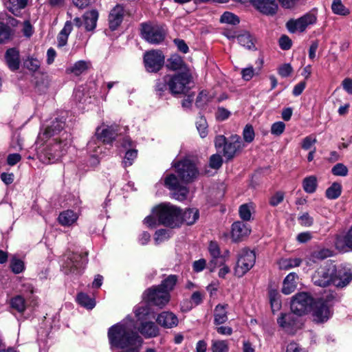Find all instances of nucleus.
Returning <instances> with one entry per match:
<instances>
[{
    "instance_id": "nucleus-1",
    "label": "nucleus",
    "mask_w": 352,
    "mask_h": 352,
    "mask_svg": "<svg viewBox=\"0 0 352 352\" xmlns=\"http://www.w3.org/2000/svg\"><path fill=\"white\" fill-rule=\"evenodd\" d=\"M132 320L126 318L120 322L111 326L108 331V338L111 349H124L140 342L141 339L133 331Z\"/></svg>"
},
{
    "instance_id": "nucleus-2",
    "label": "nucleus",
    "mask_w": 352,
    "mask_h": 352,
    "mask_svg": "<svg viewBox=\"0 0 352 352\" xmlns=\"http://www.w3.org/2000/svg\"><path fill=\"white\" fill-rule=\"evenodd\" d=\"M144 223L151 228L159 225L178 226L182 223L181 210L170 204H161L153 209L152 214L144 219Z\"/></svg>"
},
{
    "instance_id": "nucleus-3",
    "label": "nucleus",
    "mask_w": 352,
    "mask_h": 352,
    "mask_svg": "<svg viewBox=\"0 0 352 352\" xmlns=\"http://www.w3.org/2000/svg\"><path fill=\"white\" fill-rule=\"evenodd\" d=\"M178 179L174 174L167 175L164 179L165 186L170 190H176L179 187L181 182L188 183L192 182L198 175L195 164L188 159H184L174 164Z\"/></svg>"
},
{
    "instance_id": "nucleus-4",
    "label": "nucleus",
    "mask_w": 352,
    "mask_h": 352,
    "mask_svg": "<svg viewBox=\"0 0 352 352\" xmlns=\"http://www.w3.org/2000/svg\"><path fill=\"white\" fill-rule=\"evenodd\" d=\"M71 135L65 131L60 135V138L50 140L49 143L43 151L45 160L48 163H53L58 160L66 154L71 145Z\"/></svg>"
},
{
    "instance_id": "nucleus-5",
    "label": "nucleus",
    "mask_w": 352,
    "mask_h": 352,
    "mask_svg": "<svg viewBox=\"0 0 352 352\" xmlns=\"http://www.w3.org/2000/svg\"><path fill=\"white\" fill-rule=\"evenodd\" d=\"M87 254L69 253L63 265V271L67 274H79L87 263Z\"/></svg>"
},
{
    "instance_id": "nucleus-6",
    "label": "nucleus",
    "mask_w": 352,
    "mask_h": 352,
    "mask_svg": "<svg viewBox=\"0 0 352 352\" xmlns=\"http://www.w3.org/2000/svg\"><path fill=\"white\" fill-rule=\"evenodd\" d=\"M167 30L164 25L151 23H142V36L146 41L151 43H160L164 41Z\"/></svg>"
},
{
    "instance_id": "nucleus-7",
    "label": "nucleus",
    "mask_w": 352,
    "mask_h": 352,
    "mask_svg": "<svg viewBox=\"0 0 352 352\" xmlns=\"http://www.w3.org/2000/svg\"><path fill=\"white\" fill-rule=\"evenodd\" d=\"M313 297L307 292H300L292 297L291 310L299 316L308 313L314 305Z\"/></svg>"
},
{
    "instance_id": "nucleus-8",
    "label": "nucleus",
    "mask_w": 352,
    "mask_h": 352,
    "mask_svg": "<svg viewBox=\"0 0 352 352\" xmlns=\"http://www.w3.org/2000/svg\"><path fill=\"white\" fill-rule=\"evenodd\" d=\"M255 261L256 255L254 251L247 248L241 250L239 253L234 269L235 275L238 277H242L253 267Z\"/></svg>"
},
{
    "instance_id": "nucleus-9",
    "label": "nucleus",
    "mask_w": 352,
    "mask_h": 352,
    "mask_svg": "<svg viewBox=\"0 0 352 352\" xmlns=\"http://www.w3.org/2000/svg\"><path fill=\"white\" fill-rule=\"evenodd\" d=\"M168 86L172 94H184L188 91L187 85L190 81V75L188 72H182L173 76L168 75Z\"/></svg>"
},
{
    "instance_id": "nucleus-10",
    "label": "nucleus",
    "mask_w": 352,
    "mask_h": 352,
    "mask_svg": "<svg viewBox=\"0 0 352 352\" xmlns=\"http://www.w3.org/2000/svg\"><path fill=\"white\" fill-rule=\"evenodd\" d=\"M316 15L314 13L308 12L297 19L289 20L286 27L291 33L302 32L309 25L316 23Z\"/></svg>"
},
{
    "instance_id": "nucleus-11",
    "label": "nucleus",
    "mask_w": 352,
    "mask_h": 352,
    "mask_svg": "<svg viewBox=\"0 0 352 352\" xmlns=\"http://www.w3.org/2000/svg\"><path fill=\"white\" fill-rule=\"evenodd\" d=\"M170 296L164 292L158 286L146 289L144 293V299L149 304L160 307H164L170 300Z\"/></svg>"
},
{
    "instance_id": "nucleus-12",
    "label": "nucleus",
    "mask_w": 352,
    "mask_h": 352,
    "mask_svg": "<svg viewBox=\"0 0 352 352\" xmlns=\"http://www.w3.org/2000/svg\"><path fill=\"white\" fill-rule=\"evenodd\" d=\"M278 325L287 333L294 334L302 327V322L299 316L294 313L281 314L277 318Z\"/></svg>"
},
{
    "instance_id": "nucleus-13",
    "label": "nucleus",
    "mask_w": 352,
    "mask_h": 352,
    "mask_svg": "<svg viewBox=\"0 0 352 352\" xmlns=\"http://www.w3.org/2000/svg\"><path fill=\"white\" fill-rule=\"evenodd\" d=\"M144 63L147 72H157L164 63V56L159 50H151L144 54Z\"/></svg>"
},
{
    "instance_id": "nucleus-14",
    "label": "nucleus",
    "mask_w": 352,
    "mask_h": 352,
    "mask_svg": "<svg viewBox=\"0 0 352 352\" xmlns=\"http://www.w3.org/2000/svg\"><path fill=\"white\" fill-rule=\"evenodd\" d=\"M336 272V265L320 267L312 276V281L316 285L327 287L332 284V276Z\"/></svg>"
},
{
    "instance_id": "nucleus-15",
    "label": "nucleus",
    "mask_w": 352,
    "mask_h": 352,
    "mask_svg": "<svg viewBox=\"0 0 352 352\" xmlns=\"http://www.w3.org/2000/svg\"><path fill=\"white\" fill-rule=\"evenodd\" d=\"M311 309L313 320L318 323L327 322L332 314L329 302L322 299L314 302Z\"/></svg>"
},
{
    "instance_id": "nucleus-16",
    "label": "nucleus",
    "mask_w": 352,
    "mask_h": 352,
    "mask_svg": "<svg viewBox=\"0 0 352 352\" xmlns=\"http://www.w3.org/2000/svg\"><path fill=\"white\" fill-rule=\"evenodd\" d=\"M223 34L232 42L240 44H254L255 42L253 36L246 30H236L235 28L226 30Z\"/></svg>"
},
{
    "instance_id": "nucleus-17",
    "label": "nucleus",
    "mask_w": 352,
    "mask_h": 352,
    "mask_svg": "<svg viewBox=\"0 0 352 352\" xmlns=\"http://www.w3.org/2000/svg\"><path fill=\"white\" fill-rule=\"evenodd\" d=\"M352 280V272L344 267H336L332 276V285L337 287L346 286Z\"/></svg>"
},
{
    "instance_id": "nucleus-18",
    "label": "nucleus",
    "mask_w": 352,
    "mask_h": 352,
    "mask_svg": "<svg viewBox=\"0 0 352 352\" xmlns=\"http://www.w3.org/2000/svg\"><path fill=\"white\" fill-rule=\"evenodd\" d=\"M241 148L242 141L241 137L237 135H232L230 141L224 145L223 155L227 160H231L234 157L236 151L240 150Z\"/></svg>"
},
{
    "instance_id": "nucleus-19",
    "label": "nucleus",
    "mask_w": 352,
    "mask_h": 352,
    "mask_svg": "<svg viewBox=\"0 0 352 352\" xmlns=\"http://www.w3.org/2000/svg\"><path fill=\"white\" fill-rule=\"evenodd\" d=\"M250 228L243 221H236L232 225L231 237L234 242H239L250 234Z\"/></svg>"
},
{
    "instance_id": "nucleus-20",
    "label": "nucleus",
    "mask_w": 352,
    "mask_h": 352,
    "mask_svg": "<svg viewBox=\"0 0 352 352\" xmlns=\"http://www.w3.org/2000/svg\"><path fill=\"white\" fill-rule=\"evenodd\" d=\"M124 16V9L120 5H116L110 12L109 15V26L113 31L120 25Z\"/></svg>"
},
{
    "instance_id": "nucleus-21",
    "label": "nucleus",
    "mask_w": 352,
    "mask_h": 352,
    "mask_svg": "<svg viewBox=\"0 0 352 352\" xmlns=\"http://www.w3.org/2000/svg\"><path fill=\"white\" fill-rule=\"evenodd\" d=\"M64 126L65 122L63 120L56 119L42 133L39 134L38 139L44 142H47L49 138L59 133L63 129Z\"/></svg>"
},
{
    "instance_id": "nucleus-22",
    "label": "nucleus",
    "mask_w": 352,
    "mask_h": 352,
    "mask_svg": "<svg viewBox=\"0 0 352 352\" xmlns=\"http://www.w3.org/2000/svg\"><path fill=\"white\" fill-rule=\"evenodd\" d=\"M157 322L162 327L171 329L178 324V318L175 314L170 311H162L156 319Z\"/></svg>"
},
{
    "instance_id": "nucleus-23",
    "label": "nucleus",
    "mask_w": 352,
    "mask_h": 352,
    "mask_svg": "<svg viewBox=\"0 0 352 352\" xmlns=\"http://www.w3.org/2000/svg\"><path fill=\"white\" fill-rule=\"evenodd\" d=\"M96 135L102 142L111 143L117 135V126H111L103 129L98 127L96 130Z\"/></svg>"
},
{
    "instance_id": "nucleus-24",
    "label": "nucleus",
    "mask_w": 352,
    "mask_h": 352,
    "mask_svg": "<svg viewBox=\"0 0 352 352\" xmlns=\"http://www.w3.org/2000/svg\"><path fill=\"white\" fill-rule=\"evenodd\" d=\"M335 246L341 252H346L348 249L352 250V227L345 235H338L335 241Z\"/></svg>"
},
{
    "instance_id": "nucleus-25",
    "label": "nucleus",
    "mask_w": 352,
    "mask_h": 352,
    "mask_svg": "<svg viewBox=\"0 0 352 352\" xmlns=\"http://www.w3.org/2000/svg\"><path fill=\"white\" fill-rule=\"evenodd\" d=\"M331 256V251L327 248H320L314 250L308 255L306 258V264L309 266L322 261Z\"/></svg>"
},
{
    "instance_id": "nucleus-26",
    "label": "nucleus",
    "mask_w": 352,
    "mask_h": 352,
    "mask_svg": "<svg viewBox=\"0 0 352 352\" xmlns=\"http://www.w3.org/2000/svg\"><path fill=\"white\" fill-rule=\"evenodd\" d=\"M5 58L12 71H16L19 68V51L16 47L8 49L6 52Z\"/></svg>"
},
{
    "instance_id": "nucleus-27",
    "label": "nucleus",
    "mask_w": 352,
    "mask_h": 352,
    "mask_svg": "<svg viewBox=\"0 0 352 352\" xmlns=\"http://www.w3.org/2000/svg\"><path fill=\"white\" fill-rule=\"evenodd\" d=\"M98 16L99 13L96 9L87 11L83 14L84 25L86 30L91 31L96 28Z\"/></svg>"
},
{
    "instance_id": "nucleus-28",
    "label": "nucleus",
    "mask_w": 352,
    "mask_h": 352,
    "mask_svg": "<svg viewBox=\"0 0 352 352\" xmlns=\"http://www.w3.org/2000/svg\"><path fill=\"white\" fill-rule=\"evenodd\" d=\"M78 219L76 212L72 210H64L60 212L58 217L59 223L63 226H70L73 225Z\"/></svg>"
},
{
    "instance_id": "nucleus-29",
    "label": "nucleus",
    "mask_w": 352,
    "mask_h": 352,
    "mask_svg": "<svg viewBox=\"0 0 352 352\" xmlns=\"http://www.w3.org/2000/svg\"><path fill=\"white\" fill-rule=\"evenodd\" d=\"M228 305H217L214 309V324L219 325L225 323L228 320Z\"/></svg>"
},
{
    "instance_id": "nucleus-30",
    "label": "nucleus",
    "mask_w": 352,
    "mask_h": 352,
    "mask_svg": "<svg viewBox=\"0 0 352 352\" xmlns=\"http://www.w3.org/2000/svg\"><path fill=\"white\" fill-rule=\"evenodd\" d=\"M139 331L146 338H153L158 335L159 329L153 322L142 321Z\"/></svg>"
},
{
    "instance_id": "nucleus-31",
    "label": "nucleus",
    "mask_w": 352,
    "mask_h": 352,
    "mask_svg": "<svg viewBox=\"0 0 352 352\" xmlns=\"http://www.w3.org/2000/svg\"><path fill=\"white\" fill-rule=\"evenodd\" d=\"M28 4V0H8L5 5L7 9L15 16H19L21 10Z\"/></svg>"
},
{
    "instance_id": "nucleus-32",
    "label": "nucleus",
    "mask_w": 352,
    "mask_h": 352,
    "mask_svg": "<svg viewBox=\"0 0 352 352\" xmlns=\"http://www.w3.org/2000/svg\"><path fill=\"white\" fill-rule=\"evenodd\" d=\"M297 274L294 272L289 273L283 280V285L282 292L284 294L288 295L294 292L296 287V279Z\"/></svg>"
},
{
    "instance_id": "nucleus-33",
    "label": "nucleus",
    "mask_w": 352,
    "mask_h": 352,
    "mask_svg": "<svg viewBox=\"0 0 352 352\" xmlns=\"http://www.w3.org/2000/svg\"><path fill=\"white\" fill-rule=\"evenodd\" d=\"M90 66L91 63L89 61L78 60L76 62L73 66L67 68L66 72L68 74H74L75 76H80L87 71Z\"/></svg>"
},
{
    "instance_id": "nucleus-34",
    "label": "nucleus",
    "mask_w": 352,
    "mask_h": 352,
    "mask_svg": "<svg viewBox=\"0 0 352 352\" xmlns=\"http://www.w3.org/2000/svg\"><path fill=\"white\" fill-rule=\"evenodd\" d=\"M10 307L20 314H23L27 308L25 298L21 295H16L10 300Z\"/></svg>"
},
{
    "instance_id": "nucleus-35",
    "label": "nucleus",
    "mask_w": 352,
    "mask_h": 352,
    "mask_svg": "<svg viewBox=\"0 0 352 352\" xmlns=\"http://www.w3.org/2000/svg\"><path fill=\"white\" fill-rule=\"evenodd\" d=\"M166 67L173 71L186 70V65L182 58L177 55H172L168 60Z\"/></svg>"
},
{
    "instance_id": "nucleus-36",
    "label": "nucleus",
    "mask_w": 352,
    "mask_h": 352,
    "mask_svg": "<svg viewBox=\"0 0 352 352\" xmlns=\"http://www.w3.org/2000/svg\"><path fill=\"white\" fill-rule=\"evenodd\" d=\"M182 223L184 222L187 225L193 224L199 218V211L195 208H189L181 212Z\"/></svg>"
},
{
    "instance_id": "nucleus-37",
    "label": "nucleus",
    "mask_w": 352,
    "mask_h": 352,
    "mask_svg": "<svg viewBox=\"0 0 352 352\" xmlns=\"http://www.w3.org/2000/svg\"><path fill=\"white\" fill-rule=\"evenodd\" d=\"M177 282V276L169 275L164 278L160 285H157L161 289H163L164 292H167L170 294V292L174 289Z\"/></svg>"
},
{
    "instance_id": "nucleus-38",
    "label": "nucleus",
    "mask_w": 352,
    "mask_h": 352,
    "mask_svg": "<svg viewBox=\"0 0 352 352\" xmlns=\"http://www.w3.org/2000/svg\"><path fill=\"white\" fill-rule=\"evenodd\" d=\"M301 263L302 259L299 258H281L278 261L280 269L285 270L298 267Z\"/></svg>"
},
{
    "instance_id": "nucleus-39",
    "label": "nucleus",
    "mask_w": 352,
    "mask_h": 352,
    "mask_svg": "<svg viewBox=\"0 0 352 352\" xmlns=\"http://www.w3.org/2000/svg\"><path fill=\"white\" fill-rule=\"evenodd\" d=\"M77 301L81 306L87 308V309H92L96 305L95 300L85 293H80L78 294Z\"/></svg>"
},
{
    "instance_id": "nucleus-40",
    "label": "nucleus",
    "mask_w": 352,
    "mask_h": 352,
    "mask_svg": "<svg viewBox=\"0 0 352 352\" xmlns=\"http://www.w3.org/2000/svg\"><path fill=\"white\" fill-rule=\"evenodd\" d=\"M302 187L307 193H313L317 187V179L315 176L307 177L303 179Z\"/></svg>"
},
{
    "instance_id": "nucleus-41",
    "label": "nucleus",
    "mask_w": 352,
    "mask_h": 352,
    "mask_svg": "<svg viewBox=\"0 0 352 352\" xmlns=\"http://www.w3.org/2000/svg\"><path fill=\"white\" fill-rule=\"evenodd\" d=\"M332 12L335 14L346 16L349 14V10L346 8L341 0H333L331 4Z\"/></svg>"
},
{
    "instance_id": "nucleus-42",
    "label": "nucleus",
    "mask_w": 352,
    "mask_h": 352,
    "mask_svg": "<svg viewBox=\"0 0 352 352\" xmlns=\"http://www.w3.org/2000/svg\"><path fill=\"white\" fill-rule=\"evenodd\" d=\"M72 23L70 21H67L58 36L59 44H66L67 42L68 36L72 32Z\"/></svg>"
},
{
    "instance_id": "nucleus-43",
    "label": "nucleus",
    "mask_w": 352,
    "mask_h": 352,
    "mask_svg": "<svg viewBox=\"0 0 352 352\" xmlns=\"http://www.w3.org/2000/svg\"><path fill=\"white\" fill-rule=\"evenodd\" d=\"M211 350L212 352H228V343L226 340H212Z\"/></svg>"
},
{
    "instance_id": "nucleus-44",
    "label": "nucleus",
    "mask_w": 352,
    "mask_h": 352,
    "mask_svg": "<svg viewBox=\"0 0 352 352\" xmlns=\"http://www.w3.org/2000/svg\"><path fill=\"white\" fill-rule=\"evenodd\" d=\"M24 67L32 72L38 70L41 66V62L37 58L29 56L23 62Z\"/></svg>"
},
{
    "instance_id": "nucleus-45",
    "label": "nucleus",
    "mask_w": 352,
    "mask_h": 352,
    "mask_svg": "<svg viewBox=\"0 0 352 352\" xmlns=\"http://www.w3.org/2000/svg\"><path fill=\"white\" fill-rule=\"evenodd\" d=\"M100 142L101 140L98 139V137L96 136V138H93L87 144V149L89 151V152L93 153L94 156L98 155L102 152Z\"/></svg>"
},
{
    "instance_id": "nucleus-46",
    "label": "nucleus",
    "mask_w": 352,
    "mask_h": 352,
    "mask_svg": "<svg viewBox=\"0 0 352 352\" xmlns=\"http://www.w3.org/2000/svg\"><path fill=\"white\" fill-rule=\"evenodd\" d=\"M341 194V186L338 183H333L326 190V196L330 199L338 198Z\"/></svg>"
},
{
    "instance_id": "nucleus-47",
    "label": "nucleus",
    "mask_w": 352,
    "mask_h": 352,
    "mask_svg": "<svg viewBox=\"0 0 352 352\" xmlns=\"http://www.w3.org/2000/svg\"><path fill=\"white\" fill-rule=\"evenodd\" d=\"M220 21L223 23L236 25L239 23V17L230 12H225L220 18Z\"/></svg>"
},
{
    "instance_id": "nucleus-48",
    "label": "nucleus",
    "mask_w": 352,
    "mask_h": 352,
    "mask_svg": "<svg viewBox=\"0 0 352 352\" xmlns=\"http://www.w3.org/2000/svg\"><path fill=\"white\" fill-rule=\"evenodd\" d=\"M168 75L165 76L162 79H159L156 82L155 91L159 96H162L165 91H167L168 86Z\"/></svg>"
},
{
    "instance_id": "nucleus-49",
    "label": "nucleus",
    "mask_w": 352,
    "mask_h": 352,
    "mask_svg": "<svg viewBox=\"0 0 352 352\" xmlns=\"http://www.w3.org/2000/svg\"><path fill=\"white\" fill-rule=\"evenodd\" d=\"M196 126L201 138H205L208 134V124L205 118L201 116L196 122Z\"/></svg>"
},
{
    "instance_id": "nucleus-50",
    "label": "nucleus",
    "mask_w": 352,
    "mask_h": 352,
    "mask_svg": "<svg viewBox=\"0 0 352 352\" xmlns=\"http://www.w3.org/2000/svg\"><path fill=\"white\" fill-rule=\"evenodd\" d=\"M255 133L253 126L246 124L243 131V138L246 143H251L254 140Z\"/></svg>"
},
{
    "instance_id": "nucleus-51",
    "label": "nucleus",
    "mask_w": 352,
    "mask_h": 352,
    "mask_svg": "<svg viewBox=\"0 0 352 352\" xmlns=\"http://www.w3.org/2000/svg\"><path fill=\"white\" fill-rule=\"evenodd\" d=\"M10 268L14 274L21 273L24 269V263L16 257H13L10 261Z\"/></svg>"
},
{
    "instance_id": "nucleus-52",
    "label": "nucleus",
    "mask_w": 352,
    "mask_h": 352,
    "mask_svg": "<svg viewBox=\"0 0 352 352\" xmlns=\"http://www.w3.org/2000/svg\"><path fill=\"white\" fill-rule=\"evenodd\" d=\"M11 37V29L9 26L0 22V44L8 41Z\"/></svg>"
},
{
    "instance_id": "nucleus-53",
    "label": "nucleus",
    "mask_w": 352,
    "mask_h": 352,
    "mask_svg": "<svg viewBox=\"0 0 352 352\" xmlns=\"http://www.w3.org/2000/svg\"><path fill=\"white\" fill-rule=\"evenodd\" d=\"M74 97L80 103L89 102L87 100L91 98V96L85 95V88L82 87H78L74 91Z\"/></svg>"
},
{
    "instance_id": "nucleus-54",
    "label": "nucleus",
    "mask_w": 352,
    "mask_h": 352,
    "mask_svg": "<svg viewBox=\"0 0 352 352\" xmlns=\"http://www.w3.org/2000/svg\"><path fill=\"white\" fill-rule=\"evenodd\" d=\"M251 208H252V204H243L240 206L239 212L240 217L243 221H249L251 218Z\"/></svg>"
},
{
    "instance_id": "nucleus-55",
    "label": "nucleus",
    "mask_w": 352,
    "mask_h": 352,
    "mask_svg": "<svg viewBox=\"0 0 352 352\" xmlns=\"http://www.w3.org/2000/svg\"><path fill=\"white\" fill-rule=\"evenodd\" d=\"M270 300L272 311H276L280 309L281 303L278 298V294L276 291L270 292Z\"/></svg>"
},
{
    "instance_id": "nucleus-56",
    "label": "nucleus",
    "mask_w": 352,
    "mask_h": 352,
    "mask_svg": "<svg viewBox=\"0 0 352 352\" xmlns=\"http://www.w3.org/2000/svg\"><path fill=\"white\" fill-rule=\"evenodd\" d=\"M138 151L135 149H131L126 152L123 160L124 167L130 166L133 164L134 160L137 157Z\"/></svg>"
},
{
    "instance_id": "nucleus-57",
    "label": "nucleus",
    "mask_w": 352,
    "mask_h": 352,
    "mask_svg": "<svg viewBox=\"0 0 352 352\" xmlns=\"http://www.w3.org/2000/svg\"><path fill=\"white\" fill-rule=\"evenodd\" d=\"M175 192L173 194V197L179 201H184L186 199L188 193V188L182 185H180L177 189L174 190Z\"/></svg>"
},
{
    "instance_id": "nucleus-58",
    "label": "nucleus",
    "mask_w": 352,
    "mask_h": 352,
    "mask_svg": "<svg viewBox=\"0 0 352 352\" xmlns=\"http://www.w3.org/2000/svg\"><path fill=\"white\" fill-rule=\"evenodd\" d=\"M170 238L169 233L166 229H160L155 233L154 240L156 244H159Z\"/></svg>"
},
{
    "instance_id": "nucleus-59",
    "label": "nucleus",
    "mask_w": 352,
    "mask_h": 352,
    "mask_svg": "<svg viewBox=\"0 0 352 352\" xmlns=\"http://www.w3.org/2000/svg\"><path fill=\"white\" fill-rule=\"evenodd\" d=\"M19 292L24 294H33L34 287L29 281L21 279Z\"/></svg>"
},
{
    "instance_id": "nucleus-60",
    "label": "nucleus",
    "mask_w": 352,
    "mask_h": 352,
    "mask_svg": "<svg viewBox=\"0 0 352 352\" xmlns=\"http://www.w3.org/2000/svg\"><path fill=\"white\" fill-rule=\"evenodd\" d=\"M208 250L210 254L212 257V262H214V260L220 258L221 252L219 245L214 241H211L208 246Z\"/></svg>"
},
{
    "instance_id": "nucleus-61",
    "label": "nucleus",
    "mask_w": 352,
    "mask_h": 352,
    "mask_svg": "<svg viewBox=\"0 0 352 352\" xmlns=\"http://www.w3.org/2000/svg\"><path fill=\"white\" fill-rule=\"evenodd\" d=\"M331 172L334 175L344 177L347 175L348 168L343 164L338 163L332 168Z\"/></svg>"
},
{
    "instance_id": "nucleus-62",
    "label": "nucleus",
    "mask_w": 352,
    "mask_h": 352,
    "mask_svg": "<svg viewBox=\"0 0 352 352\" xmlns=\"http://www.w3.org/2000/svg\"><path fill=\"white\" fill-rule=\"evenodd\" d=\"M34 30L30 21H25L23 23L21 32L26 38H30L34 34Z\"/></svg>"
},
{
    "instance_id": "nucleus-63",
    "label": "nucleus",
    "mask_w": 352,
    "mask_h": 352,
    "mask_svg": "<svg viewBox=\"0 0 352 352\" xmlns=\"http://www.w3.org/2000/svg\"><path fill=\"white\" fill-rule=\"evenodd\" d=\"M209 101V96L206 91H201L196 99L195 104L197 107H203Z\"/></svg>"
},
{
    "instance_id": "nucleus-64",
    "label": "nucleus",
    "mask_w": 352,
    "mask_h": 352,
    "mask_svg": "<svg viewBox=\"0 0 352 352\" xmlns=\"http://www.w3.org/2000/svg\"><path fill=\"white\" fill-rule=\"evenodd\" d=\"M285 124L284 122L279 121L274 122L271 127V133L274 135H280L285 131Z\"/></svg>"
}]
</instances>
